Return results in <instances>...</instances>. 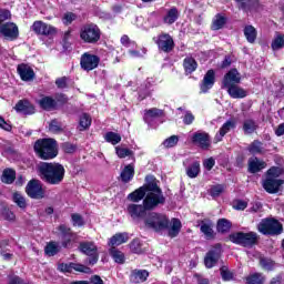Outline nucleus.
<instances>
[{"label": "nucleus", "mask_w": 284, "mask_h": 284, "mask_svg": "<svg viewBox=\"0 0 284 284\" xmlns=\"http://www.w3.org/2000/svg\"><path fill=\"white\" fill-rule=\"evenodd\" d=\"M128 201H132V203L143 201L145 210H154L156 205L165 203V197L159 187L156 178H154V175H146L145 184L130 193L128 195Z\"/></svg>", "instance_id": "1"}, {"label": "nucleus", "mask_w": 284, "mask_h": 284, "mask_svg": "<svg viewBox=\"0 0 284 284\" xmlns=\"http://www.w3.org/2000/svg\"><path fill=\"white\" fill-rule=\"evenodd\" d=\"M144 224L145 227H149V230H154L155 232H161L168 227L169 236H171V239L179 236V233L181 232V221L173 219L170 223V220H168V216L164 214L150 213L144 219Z\"/></svg>", "instance_id": "2"}, {"label": "nucleus", "mask_w": 284, "mask_h": 284, "mask_svg": "<svg viewBox=\"0 0 284 284\" xmlns=\"http://www.w3.org/2000/svg\"><path fill=\"white\" fill-rule=\"evenodd\" d=\"M40 176L50 185H59L65 176V168L59 163H42L39 166Z\"/></svg>", "instance_id": "3"}, {"label": "nucleus", "mask_w": 284, "mask_h": 284, "mask_svg": "<svg viewBox=\"0 0 284 284\" xmlns=\"http://www.w3.org/2000/svg\"><path fill=\"white\" fill-rule=\"evenodd\" d=\"M12 14L6 9H0V37H3L6 41H17L19 39V27L14 22H7ZM3 23V24H2Z\"/></svg>", "instance_id": "4"}, {"label": "nucleus", "mask_w": 284, "mask_h": 284, "mask_svg": "<svg viewBox=\"0 0 284 284\" xmlns=\"http://www.w3.org/2000/svg\"><path fill=\"white\" fill-rule=\"evenodd\" d=\"M283 174V169L278 166H272L266 172V179L263 181L262 185L268 194H278L281 187L284 184V181L278 179Z\"/></svg>", "instance_id": "5"}, {"label": "nucleus", "mask_w": 284, "mask_h": 284, "mask_svg": "<svg viewBox=\"0 0 284 284\" xmlns=\"http://www.w3.org/2000/svg\"><path fill=\"white\" fill-rule=\"evenodd\" d=\"M34 150L40 159H54L58 154L57 141H54V139L38 140L34 144Z\"/></svg>", "instance_id": "6"}, {"label": "nucleus", "mask_w": 284, "mask_h": 284, "mask_svg": "<svg viewBox=\"0 0 284 284\" xmlns=\"http://www.w3.org/2000/svg\"><path fill=\"white\" fill-rule=\"evenodd\" d=\"M258 232L276 236L283 232V224L278 220L266 219L258 224Z\"/></svg>", "instance_id": "7"}, {"label": "nucleus", "mask_w": 284, "mask_h": 284, "mask_svg": "<svg viewBox=\"0 0 284 284\" xmlns=\"http://www.w3.org/2000/svg\"><path fill=\"white\" fill-rule=\"evenodd\" d=\"M80 39L84 43H97L101 39V30L97 24H87L81 28Z\"/></svg>", "instance_id": "8"}, {"label": "nucleus", "mask_w": 284, "mask_h": 284, "mask_svg": "<svg viewBox=\"0 0 284 284\" xmlns=\"http://www.w3.org/2000/svg\"><path fill=\"white\" fill-rule=\"evenodd\" d=\"M230 241L235 243L236 245H243L244 247H250V245H254L256 243V233H243L237 232L230 235Z\"/></svg>", "instance_id": "9"}, {"label": "nucleus", "mask_w": 284, "mask_h": 284, "mask_svg": "<svg viewBox=\"0 0 284 284\" xmlns=\"http://www.w3.org/2000/svg\"><path fill=\"white\" fill-rule=\"evenodd\" d=\"M80 252L90 256L89 265H95L99 262V248H97V244L93 242H82L80 244Z\"/></svg>", "instance_id": "10"}, {"label": "nucleus", "mask_w": 284, "mask_h": 284, "mask_svg": "<svg viewBox=\"0 0 284 284\" xmlns=\"http://www.w3.org/2000/svg\"><path fill=\"white\" fill-rule=\"evenodd\" d=\"M31 30L32 32H34L36 34H40L41 37H54V34H57V28L41 20L34 21Z\"/></svg>", "instance_id": "11"}, {"label": "nucleus", "mask_w": 284, "mask_h": 284, "mask_svg": "<svg viewBox=\"0 0 284 284\" xmlns=\"http://www.w3.org/2000/svg\"><path fill=\"white\" fill-rule=\"evenodd\" d=\"M99 57L92 54V53H84L81 57L80 65L82 70H85L87 72H90L92 70H95V68H99Z\"/></svg>", "instance_id": "12"}, {"label": "nucleus", "mask_w": 284, "mask_h": 284, "mask_svg": "<svg viewBox=\"0 0 284 284\" xmlns=\"http://www.w3.org/2000/svg\"><path fill=\"white\" fill-rule=\"evenodd\" d=\"M68 98L64 94H57L55 99L50 97H44L39 101L40 108L43 110H54L57 108V103H65Z\"/></svg>", "instance_id": "13"}, {"label": "nucleus", "mask_w": 284, "mask_h": 284, "mask_svg": "<svg viewBox=\"0 0 284 284\" xmlns=\"http://www.w3.org/2000/svg\"><path fill=\"white\" fill-rule=\"evenodd\" d=\"M241 83V73L236 69H231L222 81V88H231L232 85H239Z\"/></svg>", "instance_id": "14"}, {"label": "nucleus", "mask_w": 284, "mask_h": 284, "mask_svg": "<svg viewBox=\"0 0 284 284\" xmlns=\"http://www.w3.org/2000/svg\"><path fill=\"white\" fill-rule=\"evenodd\" d=\"M26 192L31 199H43V187L41 182L33 180L30 181L27 185Z\"/></svg>", "instance_id": "15"}, {"label": "nucleus", "mask_w": 284, "mask_h": 284, "mask_svg": "<svg viewBox=\"0 0 284 284\" xmlns=\"http://www.w3.org/2000/svg\"><path fill=\"white\" fill-rule=\"evenodd\" d=\"M156 44L162 52H172L174 49V40L168 33L160 34L158 37Z\"/></svg>", "instance_id": "16"}, {"label": "nucleus", "mask_w": 284, "mask_h": 284, "mask_svg": "<svg viewBox=\"0 0 284 284\" xmlns=\"http://www.w3.org/2000/svg\"><path fill=\"white\" fill-rule=\"evenodd\" d=\"M192 143L202 148V150H207L210 148V135L206 132L197 131L191 136Z\"/></svg>", "instance_id": "17"}, {"label": "nucleus", "mask_w": 284, "mask_h": 284, "mask_svg": "<svg viewBox=\"0 0 284 284\" xmlns=\"http://www.w3.org/2000/svg\"><path fill=\"white\" fill-rule=\"evenodd\" d=\"M215 81H216V78H215L214 70H209L204 75L202 83L200 84L201 92H203L204 94L210 92V90L214 88Z\"/></svg>", "instance_id": "18"}, {"label": "nucleus", "mask_w": 284, "mask_h": 284, "mask_svg": "<svg viewBox=\"0 0 284 284\" xmlns=\"http://www.w3.org/2000/svg\"><path fill=\"white\" fill-rule=\"evenodd\" d=\"M221 256V246L217 245L214 250H211L206 253V256L204 258V265L209 270L214 267L216 263H219V257Z\"/></svg>", "instance_id": "19"}, {"label": "nucleus", "mask_w": 284, "mask_h": 284, "mask_svg": "<svg viewBox=\"0 0 284 284\" xmlns=\"http://www.w3.org/2000/svg\"><path fill=\"white\" fill-rule=\"evenodd\" d=\"M58 232H59L58 234L62 241V245L64 247H70V243H72V240L74 239V234L72 233L70 227L62 224L58 227Z\"/></svg>", "instance_id": "20"}, {"label": "nucleus", "mask_w": 284, "mask_h": 284, "mask_svg": "<svg viewBox=\"0 0 284 284\" xmlns=\"http://www.w3.org/2000/svg\"><path fill=\"white\" fill-rule=\"evenodd\" d=\"M234 128H236V121L235 120L226 121L220 128L219 132L215 134V138H214L215 143H219V142L223 141V136H225V134L232 132V130H234Z\"/></svg>", "instance_id": "21"}, {"label": "nucleus", "mask_w": 284, "mask_h": 284, "mask_svg": "<svg viewBox=\"0 0 284 284\" xmlns=\"http://www.w3.org/2000/svg\"><path fill=\"white\" fill-rule=\"evenodd\" d=\"M58 270L60 272H82L83 274H90V267L83 265V264H77V263H70V264H60L58 266Z\"/></svg>", "instance_id": "22"}, {"label": "nucleus", "mask_w": 284, "mask_h": 284, "mask_svg": "<svg viewBox=\"0 0 284 284\" xmlns=\"http://www.w3.org/2000/svg\"><path fill=\"white\" fill-rule=\"evenodd\" d=\"M145 210H152V209H145V204H134L131 203L126 207L128 214H130L133 219H142V216H145Z\"/></svg>", "instance_id": "23"}, {"label": "nucleus", "mask_w": 284, "mask_h": 284, "mask_svg": "<svg viewBox=\"0 0 284 284\" xmlns=\"http://www.w3.org/2000/svg\"><path fill=\"white\" fill-rule=\"evenodd\" d=\"M17 70L22 81H32L34 79V70L30 65L20 64Z\"/></svg>", "instance_id": "24"}, {"label": "nucleus", "mask_w": 284, "mask_h": 284, "mask_svg": "<svg viewBox=\"0 0 284 284\" xmlns=\"http://www.w3.org/2000/svg\"><path fill=\"white\" fill-rule=\"evenodd\" d=\"M225 90H227V92L232 99H245V97H247V91H245V89L239 87V84H233L231 87H226Z\"/></svg>", "instance_id": "25"}, {"label": "nucleus", "mask_w": 284, "mask_h": 284, "mask_svg": "<svg viewBox=\"0 0 284 284\" xmlns=\"http://www.w3.org/2000/svg\"><path fill=\"white\" fill-rule=\"evenodd\" d=\"M130 241V234L128 233H116L109 240L110 247H115L119 245H123V243H128Z\"/></svg>", "instance_id": "26"}, {"label": "nucleus", "mask_w": 284, "mask_h": 284, "mask_svg": "<svg viewBox=\"0 0 284 284\" xmlns=\"http://www.w3.org/2000/svg\"><path fill=\"white\" fill-rule=\"evenodd\" d=\"M267 168V164L257 158H251L248 160V172L252 174H256V172H261V170H265Z\"/></svg>", "instance_id": "27"}, {"label": "nucleus", "mask_w": 284, "mask_h": 284, "mask_svg": "<svg viewBox=\"0 0 284 284\" xmlns=\"http://www.w3.org/2000/svg\"><path fill=\"white\" fill-rule=\"evenodd\" d=\"M149 276L150 273L145 270H134L131 273L130 281L131 283H145Z\"/></svg>", "instance_id": "28"}, {"label": "nucleus", "mask_w": 284, "mask_h": 284, "mask_svg": "<svg viewBox=\"0 0 284 284\" xmlns=\"http://www.w3.org/2000/svg\"><path fill=\"white\" fill-rule=\"evenodd\" d=\"M160 116H163V111L156 108L149 109L144 112V121L148 125H152L153 121Z\"/></svg>", "instance_id": "29"}, {"label": "nucleus", "mask_w": 284, "mask_h": 284, "mask_svg": "<svg viewBox=\"0 0 284 284\" xmlns=\"http://www.w3.org/2000/svg\"><path fill=\"white\" fill-rule=\"evenodd\" d=\"M14 110L17 112H22L23 114H34V105H32L28 100H20Z\"/></svg>", "instance_id": "30"}, {"label": "nucleus", "mask_w": 284, "mask_h": 284, "mask_svg": "<svg viewBox=\"0 0 284 284\" xmlns=\"http://www.w3.org/2000/svg\"><path fill=\"white\" fill-rule=\"evenodd\" d=\"M189 179H196L201 174V162L193 161L185 169Z\"/></svg>", "instance_id": "31"}, {"label": "nucleus", "mask_w": 284, "mask_h": 284, "mask_svg": "<svg viewBox=\"0 0 284 284\" xmlns=\"http://www.w3.org/2000/svg\"><path fill=\"white\" fill-rule=\"evenodd\" d=\"M271 48L273 52H278V50H283L284 48V34L276 33L272 40Z\"/></svg>", "instance_id": "32"}, {"label": "nucleus", "mask_w": 284, "mask_h": 284, "mask_svg": "<svg viewBox=\"0 0 284 284\" xmlns=\"http://www.w3.org/2000/svg\"><path fill=\"white\" fill-rule=\"evenodd\" d=\"M134 179V165L129 164L121 173V180L123 183H130V180Z\"/></svg>", "instance_id": "33"}, {"label": "nucleus", "mask_w": 284, "mask_h": 284, "mask_svg": "<svg viewBox=\"0 0 284 284\" xmlns=\"http://www.w3.org/2000/svg\"><path fill=\"white\" fill-rule=\"evenodd\" d=\"M110 256L115 261L116 263H125V255L123 252L119 251L116 247H111L109 250Z\"/></svg>", "instance_id": "34"}, {"label": "nucleus", "mask_w": 284, "mask_h": 284, "mask_svg": "<svg viewBox=\"0 0 284 284\" xmlns=\"http://www.w3.org/2000/svg\"><path fill=\"white\" fill-rule=\"evenodd\" d=\"M183 65L186 74H192V72L196 70L199 64L196 63V60H194L193 58H186L184 59Z\"/></svg>", "instance_id": "35"}, {"label": "nucleus", "mask_w": 284, "mask_h": 284, "mask_svg": "<svg viewBox=\"0 0 284 284\" xmlns=\"http://www.w3.org/2000/svg\"><path fill=\"white\" fill-rule=\"evenodd\" d=\"M91 125H92V118L89 114L83 113L80 116V121H79L80 131L83 132V130H88V128H90Z\"/></svg>", "instance_id": "36"}, {"label": "nucleus", "mask_w": 284, "mask_h": 284, "mask_svg": "<svg viewBox=\"0 0 284 284\" xmlns=\"http://www.w3.org/2000/svg\"><path fill=\"white\" fill-rule=\"evenodd\" d=\"M176 19H179V10H176V8H172L164 17V23L172 26V23H174Z\"/></svg>", "instance_id": "37"}, {"label": "nucleus", "mask_w": 284, "mask_h": 284, "mask_svg": "<svg viewBox=\"0 0 284 284\" xmlns=\"http://www.w3.org/2000/svg\"><path fill=\"white\" fill-rule=\"evenodd\" d=\"M16 176H17V174L14 173V170L7 169L2 173L1 181H2V183L10 184V183L14 182Z\"/></svg>", "instance_id": "38"}, {"label": "nucleus", "mask_w": 284, "mask_h": 284, "mask_svg": "<svg viewBox=\"0 0 284 284\" xmlns=\"http://www.w3.org/2000/svg\"><path fill=\"white\" fill-rule=\"evenodd\" d=\"M244 37H246L248 43H254V41H256V29L252 26L245 27Z\"/></svg>", "instance_id": "39"}, {"label": "nucleus", "mask_w": 284, "mask_h": 284, "mask_svg": "<svg viewBox=\"0 0 284 284\" xmlns=\"http://www.w3.org/2000/svg\"><path fill=\"white\" fill-rule=\"evenodd\" d=\"M105 142L111 143V145H118V143H121V135L119 133L114 132H108L104 135Z\"/></svg>", "instance_id": "40"}, {"label": "nucleus", "mask_w": 284, "mask_h": 284, "mask_svg": "<svg viewBox=\"0 0 284 284\" xmlns=\"http://www.w3.org/2000/svg\"><path fill=\"white\" fill-rule=\"evenodd\" d=\"M231 227L232 223L229 220L221 219L217 221V232H221L223 234L225 232H230Z\"/></svg>", "instance_id": "41"}, {"label": "nucleus", "mask_w": 284, "mask_h": 284, "mask_svg": "<svg viewBox=\"0 0 284 284\" xmlns=\"http://www.w3.org/2000/svg\"><path fill=\"white\" fill-rule=\"evenodd\" d=\"M13 203L18 205L21 210H26L28 206V202H26V197L22 196L21 193L17 192L13 194Z\"/></svg>", "instance_id": "42"}, {"label": "nucleus", "mask_w": 284, "mask_h": 284, "mask_svg": "<svg viewBox=\"0 0 284 284\" xmlns=\"http://www.w3.org/2000/svg\"><path fill=\"white\" fill-rule=\"evenodd\" d=\"M237 3V7L241 10H252V7L256 6V2L254 0H235Z\"/></svg>", "instance_id": "43"}, {"label": "nucleus", "mask_w": 284, "mask_h": 284, "mask_svg": "<svg viewBox=\"0 0 284 284\" xmlns=\"http://www.w3.org/2000/svg\"><path fill=\"white\" fill-rule=\"evenodd\" d=\"M264 281H265V277H263L258 273H254V274L250 275L248 277H246L247 284H263Z\"/></svg>", "instance_id": "44"}, {"label": "nucleus", "mask_w": 284, "mask_h": 284, "mask_svg": "<svg viewBox=\"0 0 284 284\" xmlns=\"http://www.w3.org/2000/svg\"><path fill=\"white\" fill-rule=\"evenodd\" d=\"M44 252L48 256H54L59 252V244L57 242H50L47 244Z\"/></svg>", "instance_id": "45"}, {"label": "nucleus", "mask_w": 284, "mask_h": 284, "mask_svg": "<svg viewBox=\"0 0 284 284\" xmlns=\"http://www.w3.org/2000/svg\"><path fill=\"white\" fill-rule=\"evenodd\" d=\"M225 17L217 14L215 16V18L213 19V24L212 28L214 30H221V28H223V26H225Z\"/></svg>", "instance_id": "46"}, {"label": "nucleus", "mask_w": 284, "mask_h": 284, "mask_svg": "<svg viewBox=\"0 0 284 284\" xmlns=\"http://www.w3.org/2000/svg\"><path fill=\"white\" fill-rule=\"evenodd\" d=\"M115 154L119 156V159H125L126 156H132V151L124 146H116Z\"/></svg>", "instance_id": "47"}, {"label": "nucleus", "mask_w": 284, "mask_h": 284, "mask_svg": "<svg viewBox=\"0 0 284 284\" xmlns=\"http://www.w3.org/2000/svg\"><path fill=\"white\" fill-rule=\"evenodd\" d=\"M243 130L245 134H252L256 130V122L253 120H245L243 124Z\"/></svg>", "instance_id": "48"}, {"label": "nucleus", "mask_w": 284, "mask_h": 284, "mask_svg": "<svg viewBox=\"0 0 284 284\" xmlns=\"http://www.w3.org/2000/svg\"><path fill=\"white\" fill-rule=\"evenodd\" d=\"M179 143V138L176 135H171L165 139L162 143L164 148H174Z\"/></svg>", "instance_id": "49"}, {"label": "nucleus", "mask_w": 284, "mask_h": 284, "mask_svg": "<svg viewBox=\"0 0 284 284\" xmlns=\"http://www.w3.org/2000/svg\"><path fill=\"white\" fill-rule=\"evenodd\" d=\"M248 151L251 154H260V152L263 151V144L258 141H255L250 145Z\"/></svg>", "instance_id": "50"}, {"label": "nucleus", "mask_w": 284, "mask_h": 284, "mask_svg": "<svg viewBox=\"0 0 284 284\" xmlns=\"http://www.w3.org/2000/svg\"><path fill=\"white\" fill-rule=\"evenodd\" d=\"M71 220L74 227H83L84 225L83 217L78 213H73L71 215Z\"/></svg>", "instance_id": "51"}, {"label": "nucleus", "mask_w": 284, "mask_h": 284, "mask_svg": "<svg viewBox=\"0 0 284 284\" xmlns=\"http://www.w3.org/2000/svg\"><path fill=\"white\" fill-rule=\"evenodd\" d=\"M49 130L50 132H61L63 130V126L61 125V122L57 121V120H52L49 123Z\"/></svg>", "instance_id": "52"}, {"label": "nucleus", "mask_w": 284, "mask_h": 284, "mask_svg": "<svg viewBox=\"0 0 284 284\" xmlns=\"http://www.w3.org/2000/svg\"><path fill=\"white\" fill-rule=\"evenodd\" d=\"M130 250L133 252V254H141V241L140 240H133L130 244Z\"/></svg>", "instance_id": "53"}, {"label": "nucleus", "mask_w": 284, "mask_h": 284, "mask_svg": "<svg viewBox=\"0 0 284 284\" xmlns=\"http://www.w3.org/2000/svg\"><path fill=\"white\" fill-rule=\"evenodd\" d=\"M221 276H222L223 281H232V278H234V273L230 272V270H227V267H222Z\"/></svg>", "instance_id": "54"}, {"label": "nucleus", "mask_w": 284, "mask_h": 284, "mask_svg": "<svg viewBox=\"0 0 284 284\" xmlns=\"http://www.w3.org/2000/svg\"><path fill=\"white\" fill-rule=\"evenodd\" d=\"M223 192H225V186L217 184L211 189V196H220Z\"/></svg>", "instance_id": "55"}, {"label": "nucleus", "mask_w": 284, "mask_h": 284, "mask_svg": "<svg viewBox=\"0 0 284 284\" xmlns=\"http://www.w3.org/2000/svg\"><path fill=\"white\" fill-rule=\"evenodd\" d=\"M201 232H202L203 234H205V236H206L207 239H212V234H213L212 225H210V224H202V225H201Z\"/></svg>", "instance_id": "56"}, {"label": "nucleus", "mask_w": 284, "mask_h": 284, "mask_svg": "<svg viewBox=\"0 0 284 284\" xmlns=\"http://www.w3.org/2000/svg\"><path fill=\"white\" fill-rule=\"evenodd\" d=\"M75 19H77V14L72 12H68L63 17V23H65V26H70V23H72V21H74Z\"/></svg>", "instance_id": "57"}, {"label": "nucleus", "mask_w": 284, "mask_h": 284, "mask_svg": "<svg viewBox=\"0 0 284 284\" xmlns=\"http://www.w3.org/2000/svg\"><path fill=\"white\" fill-rule=\"evenodd\" d=\"M260 264L264 270H272L274 267V262L267 258H261Z\"/></svg>", "instance_id": "58"}, {"label": "nucleus", "mask_w": 284, "mask_h": 284, "mask_svg": "<svg viewBox=\"0 0 284 284\" xmlns=\"http://www.w3.org/2000/svg\"><path fill=\"white\" fill-rule=\"evenodd\" d=\"M146 50L145 49H141V51L139 50H129V54L132 59H140V57H143V54H145Z\"/></svg>", "instance_id": "59"}, {"label": "nucleus", "mask_w": 284, "mask_h": 284, "mask_svg": "<svg viewBox=\"0 0 284 284\" xmlns=\"http://www.w3.org/2000/svg\"><path fill=\"white\" fill-rule=\"evenodd\" d=\"M245 207H247V202L243 200H236L233 202L234 210H245Z\"/></svg>", "instance_id": "60"}, {"label": "nucleus", "mask_w": 284, "mask_h": 284, "mask_svg": "<svg viewBox=\"0 0 284 284\" xmlns=\"http://www.w3.org/2000/svg\"><path fill=\"white\" fill-rule=\"evenodd\" d=\"M121 43L124 45V48H134V42L130 40V37L122 36Z\"/></svg>", "instance_id": "61"}, {"label": "nucleus", "mask_w": 284, "mask_h": 284, "mask_svg": "<svg viewBox=\"0 0 284 284\" xmlns=\"http://www.w3.org/2000/svg\"><path fill=\"white\" fill-rule=\"evenodd\" d=\"M183 122L185 123V125H192V123H194V115L192 114V112L187 111L184 114Z\"/></svg>", "instance_id": "62"}, {"label": "nucleus", "mask_w": 284, "mask_h": 284, "mask_svg": "<svg viewBox=\"0 0 284 284\" xmlns=\"http://www.w3.org/2000/svg\"><path fill=\"white\" fill-rule=\"evenodd\" d=\"M215 161H214V158H209L206 160H204L203 162V166L205 168V170H212V168H214L215 165Z\"/></svg>", "instance_id": "63"}, {"label": "nucleus", "mask_w": 284, "mask_h": 284, "mask_svg": "<svg viewBox=\"0 0 284 284\" xmlns=\"http://www.w3.org/2000/svg\"><path fill=\"white\" fill-rule=\"evenodd\" d=\"M2 216L6 219V221H14V219H17L14 213L10 210H4L2 212Z\"/></svg>", "instance_id": "64"}]
</instances>
